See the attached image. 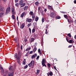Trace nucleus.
<instances>
[{
  "instance_id": "obj_1",
  "label": "nucleus",
  "mask_w": 76,
  "mask_h": 76,
  "mask_svg": "<svg viewBox=\"0 0 76 76\" xmlns=\"http://www.w3.org/2000/svg\"><path fill=\"white\" fill-rule=\"evenodd\" d=\"M15 58H17V59L18 60L17 62L18 64H20V57L19 56H18V55L16 54L15 56Z\"/></svg>"
},
{
  "instance_id": "obj_2",
  "label": "nucleus",
  "mask_w": 76,
  "mask_h": 76,
  "mask_svg": "<svg viewBox=\"0 0 76 76\" xmlns=\"http://www.w3.org/2000/svg\"><path fill=\"white\" fill-rule=\"evenodd\" d=\"M23 0H21L19 2V4L20 5H21V7H23L25 6V3H24L23 4Z\"/></svg>"
},
{
  "instance_id": "obj_3",
  "label": "nucleus",
  "mask_w": 76,
  "mask_h": 76,
  "mask_svg": "<svg viewBox=\"0 0 76 76\" xmlns=\"http://www.w3.org/2000/svg\"><path fill=\"white\" fill-rule=\"evenodd\" d=\"M35 64V61H31V63L28 64V66L29 67H31V66H34Z\"/></svg>"
},
{
  "instance_id": "obj_4",
  "label": "nucleus",
  "mask_w": 76,
  "mask_h": 76,
  "mask_svg": "<svg viewBox=\"0 0 76 76\" xmlns=\"http://www.w3.org/2000/svg\"><path fill=\"white\" fill-rule=\"evenodd\" d=\"M50 16L52 18H54L56 16V14L53 12H52L50 13Z\"/></svg>"
},
{
  "instance_id": "obj_5",
  "label": "nucleus",
  "mask_w": 76,
  "mask_h": 76,
  "mask_svg": "<svg viewBox=\"0 0 76 76\" xmlns=\"http://www.w3.org/2000/svg\"><path fill=\"white\" fill-rule=\"evenodd\" d=\"M66 39L67 41L70 44H73V43H74V41H73V40H70L69 41L68 39L67 38H66Z\"/></svg>"
},
{
  "instance_id": "obj_6",
  "label": "nucleus",
  "mask_w": 76,
  "mask_h": 76,
  "mask_svg": "<svg viewBox=\"0 0 76 76\" xmlns=\"http://www.w3.org/2000/svg\"><path fill=\"white\" fill-rule=\"evenodd\" d=\"M10 7H8L6 10V14H8L9 12H10Z\"/></svg>"
},
{
  "instance_id": "obj_7",
  "label": "nucleus",
  "mask_w": 76,
  "mask_h": 76,
  "mask_svg": "<svg viewBox=\"0 0 76 76\" xmlns=\"http://www.w3.org/2000/svg\"><path fill=\"white\" fill-rule=\"evenodd\" d=\"M5 13V12L4 11H2L1 13H0V18H1V17H3V15H4V13Z\"/></svg>"
},
{
  "instance_id": "obj_8",
  "label": "nucleus",
  "mask_w": 76,
  "mask_h": 76,
  "mask_svg": "<svg viewBox=\"0 0 76 76\" xmlns=\"http://www.w3.org/2000/svg\"><path fill=\"white\" fill-rule=\"evenodd\" d=\"M25 27V23H23L20 26V28L21 29H23V28Z\"/></svg>"
},
{
  "instance_id": "obj_9",
  "label": "nucleus",
  "mask_w": 76,
  "mask_h": 76,
  "mask_svg": "<svg viewBox=\"0 0 76 76\" xmlns=\"http://www.w3.org/2000/svg\"><path fill=\"white\" fill-rule=\"evenodd\" d=\"M32 21V19L31 18H29L28 19V18H27L26 20V22H28L29 23H30V22H31Z\"/></svg>"
},
{
  "instance_id": "obj_10",
  "label": "nucleus",
  "mask_w": 76,
  "mask_h": 76,
  "mask_svg": "<svg viewBox=\"0 0 76 76\" xmlns=\"http://www.w3.org/2000/svg\"><path fill=\"white\" fill-rule=\"evenodd\" d=\"M48 9H50V10H53V7L50 5H48Z\"/></svg>"
},
{
  "instance_id": "obj_11",
  "label": "nucleus",
  "mask_w": 76,
  "mask_h": 76,
  "mask_svg": "<svg viewBox=\"0 0 76 76\" xmlns=\"http://www.w3.org/2000/svg\"><path fill=\"white\" fill-rule=\"evenodd\" d=\"M47 75L48 76H50L49 75H50V76H53V72H48V73H47Z\"/></svg>"
},
{
  "instance_id": "obj_12",
  "label": "nucleus",
  "mask_w": 76,
  "mask_h": 76,
  "mask_svg": "<svg viewBox=\"0 0 76 76\" xmlns=\"http://www.w3.org/2000/svg\"><path fill=\"white\" fill-rule=\"evenodd\" d=\"M13 72L12 73H11V72H9L8 74V76H12L13 75Z\"/></svg>"
},
{
  "instance_id": "obj_13",
  "label": "nucleus",
  "mask_w": 76,
  "mask_h": 76,
  "mask_svg": "<svg viewBox=\"0 0 76 76\" xmlns=\"http://www.w3.org/2000/svg\"><path fill=\"white\" fill-rule=\"evenodd\" d=\"M4 10V7L0 6V11H2V10L3 11Z\"/></svg>"
},
{
  "instance_id": "obj_14",
  "label": "nucleus",
  "mask_w": 76,
  "mask_h": 76,
  "mask_svg": "<svg viewBox=\"0 0 76 76\" xmlns=\"http://www.w3.org/2000/svg\"><path fill=\"white\" fill-rule=\"evenodd\" d=\"M26 15V13L25 12H24L23 13L21 16H20V17H21V18H23V16H24V15Z\"/></svg>"
},
{
  "instance_id": "obj_15",
  "label": "nucleus",
  "mask_w": 76,
  "mask_h": 76,
  "mask_svg": "<svg viewBox=\"0 0 76 76\" xmlns=\"http://www.w3.org/2000/svg\"><path fill=\"white\" fill-rule=\"evenodd\" d=\"M28 9V6H26L23 8L24 10H26Z\"/></svg>"
},
{
  "instance_id": "obj_16",
  "label": "nucleus",
  "mask_w": 76,
  "mask_h": 76,
  "mask_svg": "<svg viewBox=\"0 0 76 76\" xmlns=\"http://www.w3.org/2000/svg\"><path fill=\"white\" fill-rule=\"evenodd\" d=\"M37 54L36 53L34 54V55L32 56L31 57V58L32 59L33 58H35V57H37Z\"/></svg>"
},
{
  "instance_id": "obj_17",
  "label": "nucleus",
  "mask_w": 76,
  "mask_h": 76,
  "mask_svg": "<svg viewBox=\"0 0 76 76\" xmlns=\"http://www.w3.org/2000/svg\"><path fill=\"white\" fill-rule=\"evenodd\" d=\"M9 69V70H10V71H13L14 70V69H13V68L12 66H11L10 67Z\"/></svg>"
},
{
  "instance_id": "obj_18",
  "label": "nucleus",
  "mask_w": 76,
  "mask_h": 76,
  "mask_svg": "<svg viewBox=\"0 0 76 76\" xmlns=\"http://www.w3.org/2000/svg\"><path fill=\"white\" fill-rule=\"evenodd\" d=\"M40 10V12L41 13H43V11H42V9H41V8H40V7H39L38 8V10Z\"/></svg>"
},
{
  "instance_id": "obj_19",
  "label": "nucleus",
  "mask_w": 76,
  "mask_h": 76,
  "mask_svg": "<svg viewBox=\"0 0 76 76\" xmlns=\"http://www.w3.org/2000/svg\"><path fill=\"white\" fill-rule=\"evenodd\" d=\"M1 73L2 75H3V74H4V70L3 69V68H1Z\"/></svg>"
},
{
  "instance_id": "obj_20",
  "label": "nucleus",
  "mask_w": 76,
  "mask_h": 76,
  "mask_svg": "<svg viewBox=\"0 0 76 76\" xmlns=\"http://www.w3.org/2000/svg\"><path fill=\"white\" fill-rule=\"evenodd\" d=\"M23 64L24 65H25L26 64V59H24L23 61Z\"/></svg>"
},
{
  "instance_id": "obj_21",
  "label": "nucleus",
  "mask_w": 76,
  "mask_h": 76,
  "mask_svg": "<svg viewBox=\"0 0 76 76\" xmlns=\"http://www.w3.org/2000/svg\"><path fill=\"white\" fill-rule=\"evenodd\" d=\"M12 12L13 14H16V12H15V10H14V9L13 8H12Z\"/></svg>"
},
{
  "instance_id": "obj_22",
  "label": "nucleus",
  "mask_w": 76,
  "mask_h": 76,
  "mask_svg": "<svg viewBox=\"0 0 76 76\" xmlns=\"http://www.w3.org/2000/svg\"><path fill=\"white\" fill-rule=\"evenodd\" d=\"M42 63H46V60L45 59H43L42 60Z\"/></svg>"
},
{
  "instance_id": "obj_23",
  "label": "nucleus",
  "mask_w": 76,
  "mask_h": 76,
  "mask_svg": "<svg viewBox=\"0 0 76 76\" xmlns=\"http://www.w3.org/2000/svg\"><path fill=\"white\" fill-rule=\"evenodd\" d=\"M45 63L42 62V66L43 67L45 66L46 67H47V66H46V64H45Z\"/></svg>"
},
{
  "instance_id": "obj_24",
  "label": "nucleus",
  "mask_w": 76,
  "mask_h": 76,
  "mask_svg": "<svg viewBox=\"0 0 76 76\" xmlns=\"http://www.w3.org/2000/svg\"><path fill=\"white\" fill-rule=\"evenodd\" d=\"M30 39H31L30 41L31 42H33V41H34V40L35 39H34V38H31Z\"/></svg>"
},
{
  "instance_id": "obj_25",
  "label": "nucleus",
  "mask_w": 76,
  "mask_h": 76,
  "mask_svg": "<svg viewBox=\"0 0 76 76\" xmlns=\"http://www.w3.org/2000/svg\"><path fill=\"white\" fill-rule=\"evenodd\" d=\"M38 53H39L40 56H41V55H42V53H41V50L39 49H38Z\"/></svg>"
},
{
  "instance_id": "obj_26",
  "label": "nucleus",
  "mask_w": 76,
  "mask_h": 76,
  "mask_svg": "<svg viewBox=\"0 0 76 76\" xmlns=\"http://www.w3.org/2000/svg\"><path fill=\"white\" fill-rule=\"evenodd\" d=\"M19 4L18 3H17L15 4V5L16 7H19Z\"/></svg>"
},
{
  "instance_id": "obj_27",
  "label": "nucleus",
  "mask_w": 76,
  "mask_h": 76,
  "mask_svg": "<svg viewBox=\"0 0 76 76\" xmlns=\"http://www.w3.org/2000/svg\"><path fill=\"white\" fill-rule=\"evenodd\" d=\"M35 17V14H33L32 15V18H33V19H34Z\"/></svg>"
},
{
  "instance_id": "obj_28",
  "label": "nucleus",
  "mask_w": 76,
  "mask_h": 76,
  "mask_svg": "<svg viewBox=\"0 0 76 76\" xmlns=\"http://www.w3.org/2000/svg\"><path fill=\"white\" fill-rule=\"evenodd\" d=\"M31 26V23H29L28 24V25H27V27L29 28V26Z\"/></svg>"
},
{
  "instance_id": "obj_29",
  "label": "nucleus",
  "mask_w": 76,
  "mask_h": 76,
  "mask_svg": "<svg viewBox=\"0 0 76 76\" xmlns=\"http://www.w3.org/2000/svg\"><path fill=\"white\" fill-rule=\"evenodd\" d=\"M60 18H61L60 17V16H57L56 17V19H60Z\"/></svg>"
},
{
  "instance_id": "obj_30",
  "label": "nucleus",
  "mask_w": 76,
  "mask_h": 76,
  "mask_svg": "<svg viewBox=\"0 0 76 76\" xmlns=\"http://www.w3.org/2000/svg\"><path fill=\"white\" fill-rule=\"evenodd\" d=\"M31 49V47L29 48H27L26 50V51H29V50H30Z\"/></svg>"
},
{
  "instance_id": "obj_31",
  "label": "nucleus",
  "mask_w": 76,
  "mask_h": 76,
  "mask_svg": "<svg viewBox=\"0 0 76 76\" xmlns=\"http://www.w3.org/2000/svg\"><path fill=\"white\" fill-rule=\"evenodd\" d=\"M37 48H34V49H33V51H34V52H35V51H37Z\"/></svg>"
},
{
  "instance_id": "obj_32",
  "label": "nucleus",
  "mask_w": 76,
  "mask_h": 76,
  "mask_svg": "<svg viewBox=\"0 0 76 76\" xmlns=\"http://www.w3.org/2000/svg\"><path fill=\"white\" fill-rule=\"evenodd\" d=\"M67 35L69 37H70V38H71L72 37V36H71V34H70L69 33L67 34Z\"/></svg>"
},
{
  "instance_id": "obj_33",
  "label": "nucleus",
  "mask_w": 76,
  "mask_h": 76,
  "mask_svg": "<svg viewBox=\"0 0 76 76\" xmlns=\"http://www.w3.org/2000/svg\"><path fill=\"white\" fill-rule=\"evenodd\" d=\"M33 25H34V27H36L37 26V23H33Z\"/></svg>"
},
{
  "instance_id": "obj_34",
  "label": "nucleus",
  "mask_w": 76,
  "mask_h": 76,
  "mask_svg": "<svg viewBox=\"0 0 76 76\" xmlns=\"http://www.w3.org/2000/svg\"><path fill=\"white\" fill-rule=\"evenodd\" d=\"M42 23H43V22H44V21L45 20L44 19V18H42Z\"/></svg>"
},
{
  "instance_id": "obj_35",
  "label": "nucleus",
  "mask_w": 76,
  "mask_h": 76,
  "mask_svg": "<svg viewBox=\"0 0 76 76\" xmlns=\"http://www.w3.org/2000/svg\"><path fill=\"white\" fill-rule=\"evenodd\" d=\"M64 17L65 18H66V19H67V15H64Z\"/></svg>"
},
{
  "instance_id": "obj_36",
  "label": "nucleus",
  "mask_w": 76,
  "mask_h": 76,
  "mask_svg": "<svg viewBox=\"0 0 76 76\" xmlns=\"http://www.w3.org/2000/svg\"><path fill=\"white\" fill-rule=\"evenodd\" d=\"M35 29L34 28H33L32 30V33H34V32H35Z\"/></svg>"
},
{
  "instance_id": "obj_37",
  "label": "nucleus",
  "mask_w": 76,
  "mask_h": 76,
  "mask_svg": "<svg viewBox=\"0 0 76 76\" xmlns=\"http://www.w3.org/2000/svg\"><path fill=\"white\" fill-rule=\"evenodd\" d=\"M35 4L37 6H38V2H36L35 3Z\"/></svg>"
},
{
  "instance_id": "obj_38",
  "label": "nucleus",
  "mask_w": 76,
  "mask_h": 76,
  "mask_svg": "<svg viewBox=\"0 0 76 76\" xmlns=\"http://www.w3.org/2000/svg\"><path fill=\"white\" fill-rule=\"evenodd\" d=\"M12 18L14 20H15V16H14V15H12Z\"/></svg>"
},
{
  "instance_id": "obj_39",
  "label": "nucleus",
  "mask_w": 76,
  "mask_h": 76,
  "mask_svg": "<svg viewBox=\"0 0 76 76\" xmlns=\"http://www.w3.org/2000/svg\"><path fill=\"white\" fill-rule=\"evenodd\" d=\"M38 20V18L37 17L35 18V20L36 21V22H37Z\"/></svg>"
},
{
  "instance_id": "obj_40",
  "label": "nucleus",
  "mask_w": 76,
  "mask_h": 76,
  "mask_svg": "<svg viewBox=\"0 0 76 76\" xmlns=\"http://www.w3.org/2000/svg\"><path fill=\"white\" fill-rule=\"evenodd\" d=\"M29 14L30 15H32V14H33V12H30L29 13Z\"/></svg>"
},
{
  "instance_id": "obj_41",
  "label": "nucleus",
  "mask_w": 76,
  "mask_h": 76,
  "mask_svg": "<svg viewBox=\"0 0 76 76\" xmlns=\"http://www.w3.org/2000/svg\"><path fill=\"white\" fill-rule=\"evenodd\" d=\"M48 67H50V64H49V63H48Z\"/></svg>"
},
{
  "instance_id": "obj_42",
  "label": "nucleus",
  "mask_w": 76,
  "mask_h": 76,
  "mask_svg": "<svg viewBox=\"0 0 76 76\" xmlns=\"http://www.w3.org/2000/svg\"><path fill=\"white\" fill-rule=\"evenodd\" d=\"M29 31L30 32V34H31V28H29Z\"/></svg>"
},
{
  "instance_id": "obj_43",
  "label": "nucleus",
  "mask_w": 76,
  "mask_h": 76,
  "mask_svg": "<svg viewBox=\"0 0 76 76\" xmlns=\"http://www.w3.org/2000/svg\"><path fill=\"white\" fill-rule=\"evenodd\" d=\"M28 67V65H26V66H25L24 67V69H26Z\"/></svg>"
},
{
  "instance_id": "obj_44",
  "label": "nucleus",
  "mask_w": 76,
  "mask_h": 76,
  "mask_svg": "<svg viewBox=\"0 0 76 76\" xmlns=\"http://www.w3.org/2000/svg\"><path fill=\"white\" fill-rule=\"evenodd\" d=\"M36 74H37V75H38V70H37V72L36 73Z\"/></svg>"
},
{
  "instance_id": "obj_45",
  "label": "nucleus",
  "mask_w": 76,
  "mask_h": 76,
  "mask_svg": "<svg viewBox=\"0 0 76 76\" xmlns=\"http://www.w3.org/2000/svg\"><path fill=\"white\" fill-rule=\"evenodd\" d=\"M19 0H15V3H17V2H18V1Z\"/></svg>"
},
{
  "instance_id": "obj_46",
  "label": "nucleus",
  "mask_w": 76,
  "mask_h": 76,
  "mask_svg": "<svg viewBox=\"0 0 76 76\" xmlns=\"http://www.w3.org/2000/svg\"><path fill=\"white\" fill-rule=\"evenodd\" d=\"M23 47V46L22 45H21L20 47V49L21 50H22V47Z\"/></svg>"
},
{
  "instance_id": "obj_47",
  "label": "nucleus",
  "mask_w": 76,
  "mask_h": 76,
  "mask_svg": "<svg viewBox=\"0 0 76 76\" xmlns=\"http://www.w3.org/2000/svg\"><path fill=\"white\" fill-rule=\"evenodd\" d=\"M54 69H55V70H57V69H56V66H54Z\"/></svg>"
},
{
  "instance_id": "obj_48",
  "label": "nucleus",
  "mask_w": 76,
  "mask_h": 76,
  "mask_svg": "<svg viewBox=\"0 0 76 76\" xmlns=\"http://www.w3.org/2000/svg\"><path fill=\"white\" fill-rule=\"evenodd\" d=\"M72 47V45H69L68 47V48H71V47Z\"/></svg>"
},
{
  "instance_id": "obj_49",
  "label": "nucleus",
  "mask_w": 76,
  "mask_h": 76,
  "mask_svg": "<svg viewBox=\"0 0 76 76\" xmlns=\"http://www.w3.org/2000/svg\"><path fill=\"white\" fill-rule=\"evenodd\" d=\"M45 34H48V31H46Z\"/></svg>"
},
{
  "instance_id": "obj_50",
  "label": "nucleus",
  "mask_w": 76,
  "mask_h": 76,
  "mask_svg": "<svg viewBox=\"0 0 76 76\" xmlns=\"http://www.w3.org/2000/svg\"><path fill=\"white\" fill-rule=\"evenodd\" d=\"M33 53V51H31L30 53V54H32Z\"/></svg>"
},
{
  "instance_id": "obj_51",
  "label": "nucleus",
  "mask_w": 76,
  "mask_h": 76,
  "mask_svg": "<svg viewBox=\"0 0 76 76\" xmlns=\"http://www.w3.org/2000/svg\"><path fill=\"white\" fill-rule=\"evenodd\" d=\"M47 9H45L44 10V12H47Z\"/></svg>"
},
{
  "instance_id": "obj_52",
  "label": "nucleus",
  "mask_w": 76,
  "mask_h": 76,
  "mask_svg": "<svg viewBox=\"0 0 76 76\" xmlns=\"http://www.w3.org/2000/svg\"><path fill=\"white\" fill-rule=\"evenodd\" d=\"M24 41H25V42H27V39H25L24 40Z\"/></svg>"
},
{
  "instance_id": "obj_53",
  "label": "nucleus",
  "mask_w": 76,
  "mask_h": 76,
  "mask_svg": "<svg viewBox=\"0 0 76 76\" xmlns=\"http://www.w3.org/2000/svg\"><path fill=\"white\" fill-rule=\"evenodd\" d=\"M74 3H75V4H76V0H75L74 1Z\"/></svg>"
},
{
  "instance_id": "obj_54",
  "label": "nucleus",
  "mask_w": 76,
  "mask_h": 76,
  "mask_svg": "<svg viewBox=\"0 0 76 76\" xmlns=\"http://www.w3.org/2000/svg\"><path fill=\"white\" fill-rule=\"evenodd\" d=\"M38 56H37L36 58V60H38Z\"/></svg>"
},
{
  "instance_id": "obj_55",
  "label": "nucleus",
  "mask_w": 76,
  "mask_h": 76,
  "mask_svg": "<svg viewBox=\"0 0 76 76\" xmlns=\"http://www.w3.org/2000/svg\"><path fill=\"white\" fill-rule=\"evenodd\" d=\"M74 38L76 39V35H75L74 36Z\"/></svg>"
},
{
  "instance_id": "obj_56",
  "label": "nucleus",
  "mask_w": 76,
  "mask_h": 76,
  "mask_svg": "<svg viewBox=\"0 0 76 76\" xmlns=\"http://www.w3.org/2000/svg\"><path fill=\"white\" fill-rule=\"evenodd\" d=\"M3 1H4V2H6V1H7V0H2Z\"/></svg>"
},
{
  "instance_id": "obj_57",
  "label": "nucleus",
  "mask_w": 76,
  "mask_h": 76,
  "mask_svg": "<svg viewBox=\"0 0 76 76\" xmlns=\"http://www.w3.org/2000/svg\"><path fill=\"white\" fill-rule=\"evenodd\" d=\"M46 28V29H47L48 28V25H47Z\"/></svg>"
},
{
  "instance_id": "obj_58",
  "label": "nucleus",
  "mask_w": 76,
  "mask_h": 76,
  "mask_svg": "<svg viewBox=\"0 0 76 76\" xmlns=\"http://www.w3.org/2000/svg\"><path fill=\"white\" fill-rule=\"evenodd\" d=\"M74 22H75V23L76 24V20H75V21H74Z\"/></svg>"
},
{
  "instance_id": "obj_59",
  "label": "nucleus",
  "mask_w": 76,
  "mask_h": 76,
  "mask_svg": "<svg viewBox=\"0 0 76 76\" xmlns=\"http://www.w3.org/2000/svg\"><path fill=\"white\" fill-rule=\"evenodd\" d=\"M61 12V13H64V12Z\"/></svg>"
},
{
  "instance_id": "obj_60",
  "label": "nucleus",
  "mask_w": 76,
  "mask_h": 76,
  "mask_svg": "<svg viewBox=\"0 0 76 76\" xmlns=\"http://www.w3.org/2000/svg\"><path fill=\"white\" fill-rule=\"evenodd\" d=\"M17 20H18V16H17Z\"/></svg>"
},
{
  "instance_id": "obj_61",
  "label": "nucleus",
  "mask_w": 76,
  "mask_h": 76,
  "mask_svg": "<svg viewBox=\"0 0 76 76\" xmlns=\"http://www.w3.org/2000/svg\"><path fill=\"white\" fill-rule=\"evenodd\" d=\"M18 25H19V22H18Z\"/></svg>"
},
{
  "instance_id": "obj_62",
  "label": "nucleus",
  "mask_w": 76,
  "mask_h": 76,
  "mask_svg": "<svg viewBox=\"0 0 76 76\" xmlns=\"http://www.w3.org/2000/svg\"><path fill=\"white\" fill-rule=\"evenodd\" d=\"M67 20H68V22H69V23L70 22H69V19H68Z\"/></svg>"
},
{
  "instance_id": "obj_63",
  "label": "nucleus",
  "mask_w": 76,
  "mask_h": 76,
  "mask_svg": "<svg viewBox=\"0 0 76 76\" xmlns=\"http://www.w3.org/2000/svg\"><path fill=\"white\" fill-rule=\"evenodd\" d=\"M47 31V29H46V32Z\"/></svg>"
},
{
  "instance_id": "obj_64",
  "label": "nucleus",
  "mask_w": 76,
  "mask_h": 76,
  "mask_svg": "<svg viewBox=\"0 0 76 76\" xmlns=\"http://www.w3.org/2000/svg\"><path fill=\"white\" fill-rule=\"evenodd\" d=\"M18 54H19V56H20V55H19V52L18 53Z\"/></svg>"
}]
</instances>
